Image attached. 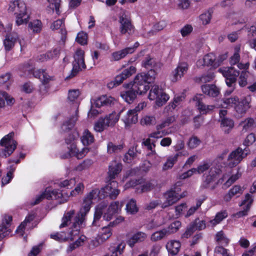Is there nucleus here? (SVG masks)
<instances>
[{
    "instance_id": "obj_36",
    "label": "nucleus",
    "mask_w": 256,
    "mask_h": 256,
    "mask_svg": "<svg viewBox=\"0 0 256 256\" xmlns=\"http://www.w3.org/2000/svg\"><path fill=\"white\" fill-rule=\"evenodd\" d=\"M74 214L75 210H70L66 212L62 218V224L60 226V228H62L67 226L70 223L72 219L73 218H74Z\"/></svg>"
},
{
    "instance_id": "obj_41",
    "label": "nucleus",
    "mask_w": 256,
    "mask_h": 256,
    "mask_svg": "<svg viewBox=\"0 0 256 256\" xmlns=\"http://www.w3.org/2000/svg\"><path fill=\"white\" fill-rule=\"evenodd\" d=\"M138 120V114H135L130 110L127 112L126 116L123 118V121L126 126L131 124H136Z\"/></svg>"
},
{
    "instance_id": "obj_49",
    "label": "nucleus",
    "mask_w": 256,
    "mask_h": 256,
    "mask_svg": "<svg viewBox=\"0 0 256 256\" xmlns=\"http://www.w3.org/2000/svg\"><path fill=\"white\" fill-rule=\"evenodd\" d=\"M93 162L90 159H86L78 164L74 168L76 171L81 172L90 168Z\"/></svg>"
},
{
    "instance_id": "obj_62",
    "label": "nucleus",
    "mask_w": 256,
    "mask_h": 256,
    "mask_svg": "<svg viewBox=\"0 0 256 256\" xmlns=\"http://www.w3.org/2000/svg\"><path fill=\"white\" fill-rule=\"evenodd\" d=\"M256 140V136L254 133L248 134L246 138L243 142V145L246 146V148H248L249 146L252 144Z\"/></svg>"
},
{
    "instance_id": "obj_12",
    "label": "nucleus",
    "mask_w": 256,
    "mask_h": 256,
    "mask_svg": "<svg viewBox=\"0 0 256 256\" xmlns=\"http://www.w3.org/2000/svg\"><path fill=\"white\" fill-rule=\"evenodd\" d=\"M250 154V150L248 148H245L244 149H242L241 148H238L229 154L228 158V165L230 167L236 166L242 161L243 158Z\"/></svg>"
},
{
    "instance_id": "obj_47",
    "label": "nucleus",
    "mask_w": 256,
    "mask_h": 256,
    "mask_svg": "<svg viewBox=\"0 0 256 256\" xmlns=\"http://www.w3.org/2000/svg\"><path fill=\"white\" fill-rule=\"evenodd\" d=\"M124 248V244H120L116 246L110 248V250L112 252L111 255L106 254L105 256H122Z\"/></svg>"
},
{
    "instance_id": "obj_33",
    "label": "nucleus",
    "mask_w": 256,
    "mask_h": 256,
    "mask_svg": "<svg viewBox=\"0 0 256 256\" xmlns=\"http://www.w3.org/2000/svg\"><path fill=\"white\" fill-rule=\"evenodd\" d=\"M33 74L34 76L39 78L43 84H46L52 80V77L44 70H37L34 71Z\"/></svg>"
},
{
    "instance_id": "obj_32",
    "label": "nucleus",
    "mask_w": 256,
    "mask_h": 256,
    "mask_svg": "<svg viewBox=\"0 0 256 256\" xmlns=\"http://www.w3.org/2000/svg\"><path fill=\"white\" fill-rule=\"evenodd\" d=\"M76 110L75 115L72 116L69 120L66 121L62 126V129L64 132H68L72 130L74 128L75 123L78 120L77 112H78V110L76 105Z\"/></svg>"
},
{
    "instance_id": "obj_26",
    "label": "nucleus",
    "mask_w": 256,
    "mask_h": 256,
    "mask_svg": "<svg viewBox=\"0 0 256 256\" xmlns=\"http://www.w3.org/2000/svg\"><path fill=\"white\" fill-rule=\"evenodd\" d=\"M50 28L52 30L60 29V32L62 35L61 40L63 42L65 40L67 32L65 28L64 19H59L54 22L50 26Z\"/></svg>"
},
{
    "instance_id": "obj_64",
    "label": "nucleus",
    "mask_w": 256,
    "mask_h": 256,
    "mask_svg": "<svg viewBox=\"0 0 256 256\" xmlns=\"http://www.w3.org/2000/svg\"><path fill=\"white\" fill-rule=\"evenodd\" d=\"M200 140L196 136H192L190 138L188 145L190 148H196L200 144Z\"/></svg>"
},
{
    "instance_id": "obj_16",
    "label": "nucleus",
    "mask_w": 256,
    "mask_h": 256,
    "mask_svg": "<svg viewBox=\"0 0 256 256\" xmlns=\"http://www.w3.org/2000/svg\"><path fill=\"white\" fill-rule=\"evenodd\" d=\"M120 24V32L122 34L132 35L134 32V28L132 24L130 19L125 14L119 17Z\"/></svg>"
},
{
    "instance_id": "obj_29",
    "label": "nucleus",
    "mask_w": 256,
    "mask_h": 256,
    "mask_svg": "<svg viewBox=\"0 0 256 256\" xmlns=\"http://www.w3.org/2000/svg\"><path fill=\"white\" fill-rule=\"evenodd\" d=\"M122 164L116 161L112 162L109 166L108 176L110 180L114 179L116 176L121 172Z\"/></svg>"
},
{
    "instance_id": "obj_31",
    "label": "nucleus",
    "mask_w": 256,
    "mask_h": 256,
    "mask_svg": "<svg viewBox=\"0 0 256 256\" xmlns=\"http://www.w3.org/2000/svg\"><path fill=\"white\" fill-rule=\"evenodd\" d=\"M119 118V114L114 112L106 116L104 118H102L104 121L103 123L106 125L107 127H112L118 122Z\"/></svg>"
},
{
    "instance_id": "obj_44",
    "label": "nucleus",
    "mask_w": 256,
    "mask_h": 256,
    "mask_svg": "<svg viewBox=\"0 0 256 256\" xmlns=\"http://www.w3.org/2000/svg\"><path fill=\"white\" fill-rule=\"evenodd\" d=\"M48 1L49 2L50 5L47 8V10L48 11L51 9L54 12L55 10L56 14L59 16L61 12L60 10V0H48Z\"/></svg>"
},
{
    "instance_id": "obj_35",
    "label": "nucleus",
    "mask_w": 256,
    "mask_h": 256,
    "mask_svg": "<svg viewBox=\"0 0 256 256\" xmlns=\"http://www.w3.org/2000/svg\"><path fill=\"white\" fill-rule=\"evenodd\" d=\"M242 190L240 186L236 185L230 188L228 192L224 196V200L225 202H230L232 198L238 194L242 193Z\"/></svg>"
},
{
    "instance_id": "obj_42",
    "label": "nucleus",
    "mask_w": 256,
    "mask_h": 256,
    "mask_svg": "<svg viewBox=\"0 0 256 256\" xmlns=\"http://www.w3.org/2000/svg\"><path fill=\"white\" fill-rule=\"evenodd\" d=\"M228 216V212L226 210H222L218 212L214 219L210 220L209 223L212 226H216L220 223L223 220Z\"/></svg>"
},
{
    "instance_id": "obj_40",
    "label": "nucleus",
    "mask_w": 256,
    "mask_h": 256,
    "mask_svg": "<svg viewBox=\"0 0 256 256\" xmlns=\"http://www.w3.org/2000/svg\"><path fill=\"white\" fill-rule=\"evenodd\" d=\"M221 127L226 134H228L234 126V121L230 118H223L221 120Z\"/></svg>"
},
{
    "instance_id": "obj_46",
    "label": "nucleus",
    "mask_w": 256,
    "mask_h": 256,
    "mask_svg": "<svg viewBox=\"0 0 256 256\" xmlns=\"http://www.w3.org/2000/svg\"><path fill=\"white\" fill-rule=\"evenodd\" d=\"M124 148L123 144L116 145L112 142H108L107 144V152L108 154L118 153L122 150Z\"/></svg>"
},
{
    "instance_id": "obj_63",
    "label": "nucleus",
    "mask_w": 256,
    "mask_h": 256,
    "mask_svg": "<svg viewBox=\"0 0 256 256\" xmlns=\"http://www.w3.org/2000/svg\"><path fill=\"white\" fill-rule=\"evenodd\" d=\"M50 238L58 241H66V234L65 232H56L51 234Z\"/></svg>"
},
{
    "instance_id": "obj_48",
    "label": "nucleus",
    "mask_w": 256,
    "mask_h": 256,
    "mask_svg": "<svg viewBox=\"0 0 256 256\" xmlns=\"http://www.w3.org/2000/svg\"><path fill=\"white\" fill-rule=\"evenodd\" d=\"M167 236H168L167 231L165 228H164L153 233L151 236L150 239L152 241L156 242L162 239Z\"/></svg>"
},
{
    "instance_id": "obj_34",
    "label": "nucleus",
    "mask_w": 256,
    "mask_h": 256,
    "mask_svg": "<svg viewBox=\"0 0 256 256\" xmlns=\"http://www.w3.org/2000/svg\"><path fill=\"white\" fill-rule=\"evenodd\" d=\"M136 93L131 86L130 89L121 92L120 96L128 104L132 103L136 97Z\"/></svg>"
},
{
    "instance_id": "obj_14",
    "label": "nucleus",
    "mask_w": 256,
    "mask_h": 256,
    "mask_svg": "<svg viewBox=\"0 0 256 256\" xmlns=\"http://www.w3.org/2000/svg\"><path fill=\"white\" fill-rule=\"evenodd\" d=\"M74 61L73 62V68L69 78H71L77 74L82 68H85L86 66L84 61V52L82 50H78L74 56Z\"/></svg>"
},
{
    "instance_id": "obj_51",
    "label": "nucleus",
    "mask_w": 256,
    "mask_h": 256,
    "mask_svg": "<svg viewBox=\"0 0 256 256\" xmlns=\"http://www.w3.org/2000/svg\"><path fill=\"white\" fill-rule=\"evenodd\" d=\"M127 212L134 214L138 212V208L136 205V201L134 199H131L126 206Z\"/></svg>"
},
{
    "instance_id": "obj_27",
    "label": "nucleus",
    "mask_w": 256,
    "mask_h": 256,
    "mask_svg": "<svg viewBox=\"0 0 256 256\" xmlns=\"http://www.w3.org/2000/svg\"><path fill=\"white\" fill-rule=\"evenodd\" d=\"M116 100L110 96L104 95L96 100L94 104L96 107L108 106L114 104Z\"/></svg>"
},
{
    "instance_id": "obj_39",
    "label": "nucleus",
    "mask_w": 256,
    "mask_h": 256,
    "mask_svg": "<svg viewBox=\"0 0 256 256\" xmlns=\"http://www.w3.org/2000/svg\"><path fill=\"white\" fill-rule=\"evenodd\" d=\"M93 134L88 130H85L81 137V141L84 146H88L94 142Z\"/></svg>"
},
{
    "instance_id": "obj_2",
    "label": "nucleus",
    "mask_w": 256,
    "mask_h": 256,
    "mask_svg": "<svg viewBox=\"0 0 256 256\" xmlns=\"http://www.w3.org/2000/svg\"><path fill=\"white\" fill-rule=\"evenodd\" d=\"M251 97L250 96H244L240 100L237 96L222 99L221 106L222 108L234 107L236 112L239 114H244L250 108V103Z\"/></svg>"
},
{
    "instance_id": "obj_21",
    "label": "nucleus",
    "mask_w": 256,
    "mask_h": 256,
    "mask_svg": "<svg viewBox=\"0 0 256 256\" xmlns=\"http://www.w3.org/2000/svg\"><path fill=\"white\" fill-rule=\"evenodd\" d=\"M18 39V35L15 32L6 34L3 40L5 50L8 52L10 51L14 46L15 43Z\"/></svg>"
},
{
    "instance_id": "obj_30",
    "label": "nucleus",
    "mask_w": 256,
    "mask_h": 256,
    "mask_svg": "<svg viewBox=\"0 0 256 256\" xmlns=\"http://www.w3.org/2000/svg\"><path fill=\"white\" fill-rule=\"evenodd\" d=\"M134 52L132 48H124L120 50L116 51L112 54V60L118 61L124 58L128 54H131Z\"/></svg>"
},
{
    "instance_id": "obj_28",
    "label": "nucleus",
    "mask_w": 256,
    "mask_h": 256,
    "mask_svg": "<svg viewBox=\"0 0 256 256\" xmlns=\"http://www.w3.org/2000/svg\"><path fill=\"white\" fill-rule=\"evenodd\" d=\"M204 94L212 97H216L220 94V90L214 84H206L201 87Z\"/></svg>"
},
{
    "instance_id": "obj_60",
    "label": "nucleus",
    "mask_w": 256,
    "mask_h": 256,
    "mask_svg": "<svg viewBox=\"0 0 256 256\" xmlns=\"http://www.w3.org/2000/svg\"><path fill=\"white\" fill-rule=\"evenodd\" d=\"M110 226H108V227H104L102 228V234L99 235L100 238L102 239V241L104 242L112 236V230Z\"/></svg>"
},
{
    "instance_id": "obj_5",
    "label": "nucleus",
    "mask_w": 256,
    "mask_h": 256,
    "mask_svg": "<svg viewBox=\"0 0 256 256\" xmlns=\"http://www.w3.org/2000/svg\"><path fill=\"white\" fill-rule=\"evenodd\" d=\"M69 195L68 194L59 190H50L46 188L44 192L36 198L35 200L32 203V205H36L40 203L44 198L48 200L54 199L58 200L60 204L64 203L68 200Z\"/></svg>"
},
{
    "instance_id": "obj_24",
    "label": "nucleus",
    "mask_w": 256,
    "mask_h": 256,
    "mask_svg": "<svg viewBox=\"0 0 256 256\" xmlns=\"http://www.w3.org/2000/svg\"><path fill=\"white\" fill-rule=\"evenodd\" d=\"M188 70V64L186 62L179 63L177 68L173 72L172 82H176L180 80Z\"/></svg>"
},
{
    "instance_id": "obj_58",
    "label": "nucleus",
    "mask_w": 256,
    "mask_h": 256,
    "mask_svg": "<svg viewBox=\"0 0 256 256\" xmlns=\"http://www.w3.org/2000/svg\"><path fill=\"white\" fill-rule=\"evenodd\" d=\"M176 120V118L174 116H170L168 117L164 121H163L160 124L157 126V129L159 130L166 126H169L171 124Z\"/></svg>"
},
{
    "instance_id": "obj_45",
    "label": "nucleus",
    "mask_w": 256,
    "mask_h": 256,
    "mask_svg": "<svg viewBox=\"0 0 256 256\" xmlns=\"http://www.w3.org/2000/svg\"><path fill=\"white\" fill-rule=\"evenodd\" d=\"M215 240L218 244L226 246L229 242V240L226 237L224 232H218L215 236Z\"/></svg>"
},
{
    "instance_id": "obj_54",
    "label": "nucleus",
    "mask_w": 256,
    "mask_h": 256,
    "mask_svg": "<svg viewBox=\"0 0 256 256\" xmlns=\"http://www.w3.org/2000/svg\"><path fill=\"white\" fill-rule=\"evenodd\" d=\"M184 99L183 95L175 96L173 101L168 105L169 110H172L180 104V102Z\"/></svg>"
},
{
    "instance_id": "obj_59",
    "label": "nucleus",
    "mask_w": 256,
    "mask_h": 256,
    "mask_svg": "<svg viewBox=\"0 0 256 256\" xmlns=\"http://www.w3.org/2000/svg\"><path fill=\"white\" fill-rule=\"evenodd\" d=\"M248 76V72L246 70H242L240 74L238 84L240 86H245L247 82V78Z\"/></svg>"
},
{
    "instance_id": "obj_10",
    "label": "nucleus",
    "mask_w": 256,
    "mask_h": 256,
    "mask_svg": "<svg viewBox=\"0 0 256 256\" xmlns=\"http://www.w3.org/2000/svg\"><path fill=\"white\" fill-rule=\"evenodd\" d=\"M222 172V170L219 166H212L208 172L204 175L201 188H210L212 190H214L216 188V184L211 186V184L215 181Z\"/></svg>"
},
{
    "instance_id": "obj_17",
    "label": "nucleus",
    "mask_w": 256,
    "mask_h": 256,
    "mask_svg": "<svg viewBox=\"0 0 256 256\" xmlns=\"http://www.w3.org/2000/svg\"><path fill=\"white\" fill-rule=\"evenodd\" d=\"M118 183L112 181L100 190L102 198L109 197L110 199H116L120 194V190L117 188Z\"/></svg>"
},
{
    "instance_id": "obj_22",
    "label": "nucleus",
    "mask_w": 256,
    "mask_h": 256,
    "mask_svg": "<svg viewBox=\"0 0 256 256\" xmlns=\"http://www.w3.org/2000/svg\"><path fill=\"white\" fill-rule=\"evenodd\" d=\"M253 202V199L252 196L247 194L245 196L244 199L242 201L240 206H244V210L242 211H240L234 214V216L236 218H240L244 216H246L248 214V212L249 210L250 206Z\"/></svg>"
},
{
    "instance_id": "obj_3",
    "label": "nucleus",
    "mask_w": 256,
    "mask_h": 256,
    "mask_svg": "<svg viewBox=\"0 0 256 256\" xmlns=\"http://www.w3.org/2000/svg\"><path fill=\"white\" fill-rule=\"evenodd\" d=\"M154 78V72L148 71V74H138L135 77L134 83L130 84L136 94L142 95L145 94L150 88V84Z\"/></svg>"
},
{
    "instance_id": "obj_8",
    "label": "nucleus",
    "mask_w": 256,
    "mask_h": 256,
    "mask_svg": "<svg viewBox=\"0 0 256 256\" xmlns=\"http://www.w3.org/2000/svg\"><path fill=\"white\" fill-rule=\"evenodd\" d=\"M180 182H178L176 184L174 188L167 191L164 194V197L165 201L162 204V208H165L170 206H172L174 204L176 203L181 198H182L186 196V192H184L182 194H179V192L180 190V188H178V186H180Z\"/></svg>"
},
{
    "instance_id": "obj_6",
    "label": "nucleus",
    "mask_w": 256,
    "mask_h": 256,
    "mask_svg": "<svg viewBox=\"0 0 256 256\" xmlns=\"http://www.w3.org/2000/svg\"><path fill=\"white\" fill-rule=\"evenodd\" d=\"M74 136H70V138L66 140V142L68 145V152L66 153L62 154L61 157L62 158H67L72 156H76L78 159L83 158L90 151L88 148H84L81 150H79L74 142Z\"/></svg>"
},
{
    "instance_id": "obj_7",
    "label": "nucleus",
    "mask_w": 256,
    "mask_h": 256,
    "mask_svg": "<svg viewBox=\"0 0 256 256\" xmlns=\"http://www.w3.org/2000/svg\"><path fill=\"white\" fill-rule=\"evenodd\" d=\"M98 197L100 198H102L100 190L97 188L92 190L86 195L84 199L82 206L78 212L81 216V218H77L78 222H80L82 220L83 216H86L91 208L92 200L97 198ZM78 218H80L79 216Z\"/></svg>"
},
{
    "instance_id": "obj_13",
    "label": "nucleus",
    "mask_w": 256,
    "mask_h": 256,
    "mask_svg": "<svg viewBox=\"0 0 256 256\" xmlns=\"http://www.w3.org/2000/svg\"><path fill=\"white\" fill-rule=\"evenodd\" d=\"M222 73L224 76L226 78V82L227 86L232 88L230 91H226V93L230 94L234 90V86L237 80V77L240 74L238 71L234 69L233 67L225 68L224 69L219 70Z\"/></svg>"
},
{
    "instance_id": "obj_57",
    "label": "nucleus",
    "mask_w": 256,
    "mask_h": 256,
    "mask_svg": "<svg viewBox=\"0 0 256 256\" xmlns=\"http://www.w3.org/2000/svg\"><path fill=\"white\" fill-rule=\"evenodd\" d=\"M34 214H29L27 216L25 220L19 226L16 232L20 233L21 235H23L24 230V229L25 226L27 222H30L34 219Z\"/></svg>"
},
{
    "instance_id": "obj_52",
    "label": "nucleus",
    "mask_w": 256,
    "mask_h": 256,
    "mask_svg": "<svg viewBox=\"0 0 256 256\" xmlns=\"http://www.w3.org/2000/svg\"><path fill=\"white\" fill-rule=\"evenodd\" d=\"M28 27L34 32H40L42 30V24L40 20H36L29 23Z\"/></svg>"
},
{
    "instance_id": "obj_19",
    "label": "nucleus",
    "mask_w": 256,
    "mask_h": 256,
    "mask_svg": "<svg viewBox=\"0 0 256 256\" xmlns=\"http://www.w3.org/2000/svg\"><path fill=\"white\" fill-rule=\"evenodd\" d=\"M12 221V216L5 215L2 219V225L0 226V240L8 236L11 232L10 228Z\"/></svg>"
},
{
    "instance_id": "obj_37",
    "label": "nucleus",
    "mask_w": 256,
    "mask_h": 256,
    "mask_svg": "<svg viewBox=\"0 0 256 256\" xmlns=\"http://www.w3.org/2000/svg\"><path fill=\"white\" fill-rule=\"evenodd\" d=\"M180 247V242L176 240H171L166 245V249L172 255L176 254L179 252Z\"/></svg>"
},
{
    "instance_id": "obj_53",
    "label": "nucleus",
    "mask_w": 256,
    "mask_h": 256,
    "mask_svg": "<svg viewBox=\"0 0 256 256\" xmlns=\"http://www.w3.org/2000/svg\"><path fill=\"white\" fill-rule=\"evenodd\" d=\"M181 222L179 220H176L172 222L168 228L165 230L167 231L168 235L176 232L180 227Z\"/></svg>"
},
{
    "instance_id": "obj_15",
    "label": "nucleus",
    "mask_w": 256,
    "mask_h": 256,
    "mask_svg": "<svg viewBox=\"0 0 256 256\" xmlns=\"http://www.w3.org/2000/svg\"><path fill=\"white\" fill-rule=\"evenodd\" d=\"M79 216V218H81V216L80 214H77L74 219L72 222V227L70 228L68 232L66 234V240H74L77 237L80 236V228H82L85 225L86 216H83L82 220L80 222L77 220V218Z\"/></svg>"
},
{
    "instance_id": "obj_11",
    "label": "nucleus",
    "mask_w": 256,
    "mask_h": 256,
    "mask_svg": "<svg viewBox=\"0 0 256 256\" xmlns=\"http://www.w3.org/2000/svg\"><path fill=\"white\" fill-rule=\"evenodd\" d=\"M148 98L153 100H156V104L160 106L164 105L170 98L168 95L163 92L157 85L152 86L150 90Z\"/></svg>"
},
{
    "instance_id": "obj_50",
    "label": "nucleus",
    "mask_w": 256,
    "mask_h": 256,
    "mask_svg": "<svg viewBox=\"0 0 256 256\" xmlns=\"http://www.w3.org/2000/svg\"><path fill=\"white\" fill-rule=\"evenodd\" d=\"M254 120L252 118H246L244 120L240 122V126L242 127V132H246L250 130L253 126Z\"/></svg>"
},
{
    "instance_id": "obj_18",
    "label": "nucleus",
    "mask_w": 256,
    "mask_h": 256,
    "mask_svg": "<svg viewBox=\"0 0 256 256\" xmlns=\"http://www.w3.org/2000/svg\"><path fill=\"white\" fill-rule=\"evenodd\" d=\"M204 98V96L202 94H196L192 98V100L195 102L196 106L200 112L202 114H206L212 112L215 108V106L214 105H206L202 102Z\"/></svg>"
},
{
    "instance_id": "obj_4",
    "label": "nucleus",
    "mask_w": 256,
    "mask_h": 256,
    "mask_svg": "<svg viewBox=\"0 0 256 256\" xmlns=\"http://www.w3.org/2000/svg\"><path fill=\"white\" fill-rule=\"evenodd\" d=\"M8 11L16 16V24L18 26L28 22L29 16L26 12V5L23 1L16 0L10 2Z\"/></svg>"
},
{
    "instance_id": "obj_55",
    "label": "nucleus",
    "mask_w": 256,
    "mask_h": 256,
    "mask_svg": "<svg viewBox=\"0 0 256 256\" xmlns=\"http://www.w3.org/2000/svg\"><path fill=\"white\" fill-rule=\"evenodd\" d=\"M234 50V54L230 58V62L231 65H234L238 63L240 60V47L238 46H236Z\"/></svg>"
},
{
    "instance_id": "obj_43",
    "label": "nucleus",
    "mask_w": 256,
    "mask_h": 256,
    "mask_svg": "<svg viewBox=\"0 0 256 256\" xmlns=\"http://www.w3.org/2000/svg\"><path fill=\"white\" fill-rule=\"evenodd\" d=\"M179 154H176L173 156H170L167 158L166 162L162 166L163 170H166L172 168L174 164L177 162Z\"/></svg>"
},
{
    "instance_id": "obj_23",
    "label": "nucleus",
    "mask_w": 256,
    "mask_h": 256,
    "mask_svg": "<svg viewBox=\"0 0 256 256\" xmlns=\"http://www.w3.org/2000/svg\"><path fill=\"white\" fill-rule=\"evenodd\" d=\"M136 72V68L134 66H130L128 68L124 69L122 73L116 76L114 78V82L118 86L122 84L123 81L131 76Z\"/></svg>"
},
{
    "instance_id": "obj_9",
    "label": "nucleus",
    "mask_w": 256,
    "mask_h": 256,
    "mask_svg": "<svg viewBox=\"0 0 256 256\" xmlns=\"http://www.w3.org/2000/svg\"><path fill=\"white\" fill-rule=\"evenodd\" d=\"M14 134L10 132L4 136L0 141V156L6 158L10 156L14 150L16 146V142L12 139Z\"/></svg>"
},
{
    "instance_id": "obj_25",
    "label": "nucleus",
    "mask_w": 256,
    "mask_h": 256,
    "mask_svg": "<svg viewBox=\"0 0 256 256\" xmlns=\"http://www.w3.org/2000/svg\"><path fill=\"white\" fill-rule=\"evenodd\" d=\"M147 238V234L142 232H138L134 234L127 241L128 244L133 248L136 243L144 242Z\"/></svg>"
},
{
    "instance_id": "obj_20",
    "label": "nucleus",
    "mask_w": 256,
    "mask_h": 256,
    "mask_svg": "<svg viewBox=\"0 0 256 256\" xmlns=\"http://www.w3.org/2000/svg\"><path fill=\"white\" fill-rule=\"evenodd\" d=\"M138 182L136 180H131L125 184V188H128L130 187L136 186V190L138 193L146 192L152 190L154 188V186L150 182H147L142 185L137 186Z\"/></svg>"
},
{
    "instance_id": "obj_38",
    "label": "nucleus",
    "mask_w": 256,
    "mask_h": 256,
    "mask_svg": "<svg viewBox=\"0 0 256 256\" xmlns=\"http://www.w3.org/2000/svg\"><path fill=\"white\" fill-rule=\"evenodd\" d=\"M203 61L204 64L206 66H212L214 67L220 66V62L216 61V56L212 53H210L204 56Z\"/></svg>"
},
{
    "instance_id": "obj_61",
    "label": "nucleus",
    "mask_w": 256,
    "mask_h": 256,
    "mask_svg": "<svg viewBox=\"0 0 256 256\" xmlns=\"http://www.w3.org/2000/svg\"><path fill=\"white\" fill-rule=\"evenodd\" d=\"M212 18V13L209 11L204 12L200 16V20L204 25H206L210 22Z\"/></svg>"
},
{
    "instance_id": "obj_56",
    "label": "nucleus",
    "mask_w": 256,
    "mask_h": 256,
    "mask_svg": "<svg viewBox=\"0 0 256 256\" xmlns=\"http://www.w3.org/2000/svg\"><path fill=\"white\" fill-rule=\"evenodd\" d=\"M143 66L148 68L150 69L149 71L153 70L154 72V76L156 75V72L154 70H152V68H156L157 66V64L155 62L154 60L150 58H147L146 60L142 62Z\"/></svg>"
},
{
    "instance_id": "obj_1",
    "label": "nucleus",
    "mask_w": 256,
    "mask_h": 256,
    "mask_svg": "<svg viewBox=\"0 0 256 256\" xmlns=\"http://www.w3.org/2000/svg\"><path fill=\"white\" fill-rule=\"evenodd\" d=\"M108 204L102 202L95 208L94 222L98 220L103 214L104 220L109 221L112 219L116 214L118 213L122 206V203L118 201L112 202L106 209Z\"/></svg>"
}]
</instances>
